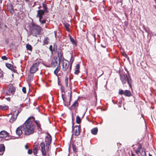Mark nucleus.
<instances>
[{
	"mask_svg": "<svg viewBox=\"0 0 156 156\" xmlns=\"http://www.w3.org/2000/svg\"><path fill=\"white\" fill-rule=\"evenodd\" d=\"M35 120L34 117L31 116L29 117L22 126L23 131L27 135H29L34 133L35 126L32 122Z\"/></svg>",
	"mask_w": 156,
	"mask_h": 156,
	"instance_id": "nucleus-1",
	"label": "nucleus"
},
{
	"mask_svg": "<svg viewBox=\"0 0 156 156\" xmlns=\"http://www.w3.org/2000/svg\"><path fill=\"white\" fill-rule=\"evenodd\" d=\"M31 34L33 36L37 37V35L39 34L41 32V28L34 23H31Z\"/></svg>",
	"mask_w": 156,
	"mask_h": 156,
	"instance_id": "nucleus-2",
	"label": "nucleus"
},
{
	"mask_svg": "<svg viewBox=\"0 0 156 156\" xmlns=\"http://www.w3.org/2000/svg\"><path fill=\"white\" fill-rule=\"evenodd\" d=\"M120 79L122 84H124L126 83V78L127 80V82L129 84L130 87L131 88V83H132V80L130 76H126V77L124 75H120Z\"/></svg>",
	"mask_w": 156,
	"mask_h": 156,
	"instance_id": "nucleus-3",
	"label": "nucleus"
},
{
	"mask_svg": "<svg viewBox=\"0 0 156 156\" xmlns=\"http://www.w3.org/2000/svg\"><path fill=\"white\" fill-rule=\"evenodd\" d=\"M135 152L138 156H146L145 151L142 149V146L141 145H139L138 149L135 150Z\"/></svg>",
	"mask_w": 156,
	"mask_h": 156,
	"instance_id": "nucleus-4",
	"label": "nucleus"
},
{
	"mask_svg": "<svg viewBox=\"0 0 156 156\" xmlns=\"http://www.w3.org/2000/svg\"><path fill=\"white\" fill-rule=\"evenodd\" d=\"M39 65V62H37L33 64L30 69V72L32 74L35 73L38 70V67Z\"/></svg>",
	"mask_w": 156,
	"mask_h": 156,
	"instance_id": "nucleus-5",
	"label": "nucleus"
},
{
	"mask_svg": "<svg viewBox=\"0 0 156 156\" xmlns=\"http://www.w3.org/2000/svg\"><path fill=\"white\" fill-rule=\"evenodd\" d=\"M60 62L58 60L57 57L54 58L53 60H52L51 63V66L54 68L57 66V67H59Z\"/></svg>",
	"mask_w": 156,
	"mask_h": 156,
	"instance_id": "nucleus-6",
	"label": "nucleus"
},
{
	"mask_svg": "<svg viewBox=\"0 0 156 156\" xmlns=\"http://www.w3.org/2000/svg\"><path fill=\"white\" fill-rule=\"evenodd\" d=\"M47 134V135L45 137V142L46 146L48 147L51 142V136L48 133Z\"/></svg>",
	"mask_w": 156,
	"mask_h": 156,
	"instance_id": "nucleus-7",
	"label": "nucleus"
},
{
	"mask_svg": "<svg viewBox=\"0 0 156 156\" xmlns=\"http://www.w3.org/2000/svg\"><path fill=\"white\" fill-rule=\"evenodd\" d=\"M7 90L9 93L8 94V95H10V94L13 95L15 91L16 88L12 85L10 84L9 85V88Z\"/></svg>",
	"mask_w": 156,
	"mask_h": 156,
	"instance_id": "nucleus-8",
	"label": "nucleus"
},
{
	"mask_svg": "<svg viewBox=\"0 0 156 156\" xmlns=\"http://www.w3.org/2000/svg\"><path fill=\"white\" fill-rule=\"evenodd\" d=\"M19 112V111L18 110L15 111L14 112L13 115L9 120V122H13L16 119Z\"/></svg>",
	"mask_w": 156,
	"mask_h": 156,
	"instance_id": "nucleus-9",
	"label": "nucleus"
},
{
	"mask_svg": "<svg viewBox=\"0 0 156 156\" xmlns=\"http://www.w3.org/2000/svg\"><path fill=\"white\" fill-rule=\"evenodd\" d=\"M72 128V131L74 132L75 135L76 136H78L79 134L80 133L79 126H76L74 127L73 129V125Z\"/></svg>",
	"mask_w": 156,
	"mask_h": 156,
	"instance_id": "nucleus-10",
	"label": "nucleus"
},
{
	"mask_svg": "<svg viewBox=\"0 0 156 156\" xmlns=\"http://www.w3.org/2000/svg\"><path fill=\"white\" fill-rule=\"evenodd\" d=\"M40 146L41 147V152L42 155L45 156L46 155V152L45 151V144L42 142L40 144Z\"/></svg>",
	"mask_w": 156,
	"mask_h": 156,
	"instance_id": "nucleus-11",
	"label": "nucleus"
},
{
	"mask_svg": "<svg viewBox=\"0 0 156 156\" xmlns=\"http://www.w3.org/2000/svg\"><path fill=\"white\" fill-rule=\"evenodd\" d=\"M69 66V62H63L62 63V69L63 71H66L68 69Z\"/></svg>",
	"mask_w": 156,
	"mask_h": 156,
	"instance_id": "nucleus-12",
	"label": "nucleus"
},
{
	"mask_svg": "<svg viewBox=\"0 0 156 156\" xmlns=\"http://www.w3.org/2000/svg\"><path fill=\"white\" fill-rule=\"evenodd\" d=\"M23 131V128L22 126H20L18 127L16 129V133L17 135L19 136H20L22 133Z\"/></svg>",
	"mask_w": 156,
	"mask_h": 156,
	"instance_id": "nucleus-13",
	"label": "nucleus"
},
{
	"mask_svg": "<svg viewBox=\"0 0 156 156\" xmlns=\"http://www.w3.org/2000/svg\"><path fill=\"white\" fill-rule=\"evenodd\" d=\"M8 136V133L5 131H2L0 132V137L5 138Z\"/></svg>",
	"mask_w": 156,
	"mask_h": 156,
	"instance_id": "nucleus-14",
	"label": "nucleus"
},
{
	"mask_svg": "<svg viewBox=\"0 0 156 156\" xmlns=\"http://www.w3.org/2000/svg\"><path fill=\"white\" fill-rule=\"evenodd\" d=\"M78 106V103L77 102V101H76L74 102V103L72 105V106L69 108L70 110H72L74 109L76 107Z\"/></svg>",
	"mask_w": 156,
	"mask_h": 156,
	"instance_id": "nucleus-15",
	"label": "nucleus"
},
{
	"mask_svg": "<svg viewBox=\"0 0 156 156\" xmlns=\"http://www.w3.org/2000/svg\"><path fill=\"white\" fill-rule=\"evenodd\" d=\"M5 150V147L3 144H0V155H2Z\"/></svg>",
	"mask_w": 156,
	"mask_h": 156,
	"instance_id": "nucleus-16",
	"label": "nucleus"
},
{
	"mask_svg": "<svg viewBox=\"0 0 156 156\" xmlns=\"http://www.w3.org/2000/svg\"><path fill=\"white\" fill-rule=\"evenodd\" d=\"M58 60L61 62L62 60L63 55V53L62 52V51L61 50H60L58 51Z\"/></svg>",
	"mask_w": 156,
	"mask_h": 156,
	"instance_id": "nucleus-17",
	"label": "nucleus"
},
{
	"mask_svg": "<svg viewBox=\"0 0 156 156\" xmlns=\"http://www.w3.org/2000/svg\"><path fill=\"white\" fill-rule=\"evenodd\" d=\"M74 144H76V146H78V147H79L81 146L82 145V140L80 139L78 140L77 141L76 140V142Z\"/></svg>",
	"mask_w": 156,
	"mask_h": 156,
	"instance_id": "nucleus-18",
	"label": "nucleus"
},
{
	"mask_svg": "<svg viewBox=\"0 0 156 156\" xmlns=\"http://www.w3.org/2000/svg\"><path fill=\"white\" fill-rule=\"evenodd\" d=\"M43 9H42L45 12L48 13V8L47 5L45 3H42Z\"/></svg>",
	"mask_w": 156,
	"mask_h": 156,
	"instance_id": "nucleus-19",
	"label": "nucleus"
},
{
	"mask_svg": "<svg viewBox=\"0 0 156 156\" xmlns=\"http://www.w3.org/2000/svg\"><path fill=\"white\" fill-rule=\"evenodd\" d=\"M45 13L42 9H39L37 11V13L36 16H43Z\"/></svg>",
	"mask_w": 156,
	"mask_h": 156,
	"instance_id": "nucleus-20",
	"label": "nucleus"
},
{
	"mask_svg": "<svg viewBox=\"0 0 156 156\" xmlns=\"http://www.w3.org/2000/svg\"><path fill=\"white\" fill-rule=\"evenodd\" d=\"M91 131L93 134L96 135L98 132V129L97 127L91 129Z\"/></svg>",
	"mask_w": 156,
	"mask_h": 156,
	"instance_id": "nucleus-21",
	"label": "nucleus"
},
{
	"mask_svg": "<svg viewBox=\"0 0 156 156\" xmlns=\"http://www.w3.org/2000/svg\"><path fill=\"white\" fill-rule=\"evenodd\" d=\"M49 39L48 37H45L43 41V45H44L45 44H48L49 42Z\"/></svg>",
	"mask_w": 156,
	"mask_h": 156,
	"instance_id": "nucleus-22",
	"label": "nucleus"
},
{
	"mask_svg": "<svg viewBox=\"0 0 156 156\" xmlns=\"http://www.w3.org/2000/svg\"><path fill=\"white\" fill-rule=\"evenodd\" d=\"M7 8L8 10H9L11 12L13 13L14 12L13 6L12 5L9 4V5H8L7 6Z\"/></svg>",
	"mask_w": 156,
	"mask_h": 156,
	"instance_id": "nucleus-23",
	"label": "nucleus"
},
{
	"mask_svg": "<svg viewBox=\"0 0 156 156\" xmlns=\"http://www.w3.org/2000/svg\"><path fill=\"white\" fill-rule=\"evenodd\" d=\"M124 94L126 96L130 97L131 95V94L129 90H125L124 92Z\"/></svg>",
	"mask_w": 156,
	"mask_h": 156,
	"instance_id": "nucleus-24",
	"label": "nucleus"
},
{
	"mask_svg": "<svg viewBox=\"0 0 156 156\" xmlns=\"http://www.w3.org/2000/svg\"><path fill=\"white\" fill-rule=\"evenodd\" d=\"M78 147V146H76V144H73V151L75 152H77V150L78 149L77 148Z\"/></svg>",
	"mask_w": 156,
	"mask_h": 156,
	"instance_id": "nucleus-25",
	"label": "nucleus"
},
{
	"mask_svg": "<svg viewBox=\"0 0 156 156\" xmlns=\"http://www.w3.org/2000/svg\"><path fill=\"white\" fill-rule=\"evenodd\" d=\"M81 119L80 117L77 115L76 117V122L77 124H80L81 122Z\"/></svg>",
	"mask_w": 156,
	"mask_h": 156,
	"instance_id": "nucleus-26",
	"label": "nucleus"
},
{
	"mask_svg": "<svg viewBox=\"0 0 156 156\" xmlns=\"http://www.w3.org/2000/svg\"><path fill=\"white\" fill-rule=\"evenodd\" d=\"M5 65L7 68L11 70H12L13 68V66L11 64L8 63H6Z\"/></svg>",
	"mask_w": 156,
	"mask_h": 156,
	"instance_id": "nucleus-27",
	"label": "nucleus"
},
{
	"mask_svg": "<svg viewBox=\"0 0 156 156\" xmlns=\"http://www.w3.org/2000/svg\"><path fill=\"white\" fill-rule=\"evenodd\" d=\"M0 108L3 110H5L8 109L9 108L8 106L7 105L0 106Z\"/></svg>",
	"mask_w": 156,
	"mask_h": 156,
	"instance_id": "nucleus-28",
	"label": "nucleus"
},
{
	"mask_svg": "<svg viewBox=\"0 0 156 156\" xmlns=\"http://www.w3.org/2000/svg\"><path fill=\"white\" fill-rule=\"evenodd\" d=\"M59 67H57L54 71V74L57 76L58 75V72L59 71L60 69Z\"/></svg>",
	"mask_w": 156,
	"mask_h": 156,
	"instance_id": "nucleus-29",
	"label": "nucleus"
},
{
	"mask_svg": "<svg viewBox=\"0 0 156 156\" xmlns=\"http://www.w3.org/2000/svg\"><path fill=\"white\" fill-rule=\"evenodd\" d=\"M70 41L72 42V44H76V42L74 39L73 38L70 36H69Z\"/></svg>",
	"mask_w": 156,
	"mask_h": 156,
	"instance_id": "nucleus-30",
	"label": "nucleus"
},
{
	"mask_svg": "<svg viewBox=\"0 0 156 156\" xmlns=\"http://www.w3.org/2000/svg\"><path fill=\"white\" fill-rule=\"evenodd\" d=\"M27 49L28 50L31 51L32 50V46L29 44H27L26 46Z\"/></svg>",
	"mask_w": 156,
	"mask_h": 156,
	"instance_id": "nucleus-31",
	"label": "nucleus"
},
{
	"mask_svg": "<svg viewBox=\"0 0 156 156\" xmlns=\"http://www.w3.org/2000/svg\"><path fill=\"white\" fill-rule=\"evenodd\" d=\"M57 51V46L56 44H54V47L53 49H52V52H53L55 53H56Z\"/></svg>",
	"mask_w": 156,
	"mask_h": 156,
	"instance_id": "nucleus-32",
	"label": "nucleus"
},
{
	"mask_svg": "<svg viewBox=\"0 0 156 156\" xmlns=\"http://www.w3.org/2000/svg\"><path fill=\"white\" fill-rule=\"evenodd\" d=\"M35 122L37 125L38 128L41 129V124L40 123L39 121L37 120H36L35 121Z\"/></svg>",
	"mask_w": 156,
	"mask_h": 156,
	"instance_id": "nucleus-33",
	"label": "nucleus"
},
{
	"mask_svg": "<svg viewBox=\"0 0 156 156\" xmlns=\"http://www.w3.org/2000/svg\"><path fill=\"white\" fill-rule=\"evenodd\" d=\"M64 26L68 31H69V25L67 23H64Z\"/></svg>",
	"mask_w": 156,
	"mask_h": 156,
	"instance_id": "nucleus-34",
	"label": "nucleus"
},
{
	"mask_svg": "<svg viewBox=\"0 0 156 156\" xmlns=\"http://www.w3.org/2000/svg\"><path fill=\"white\" fill-rule=\"evenodd\" d=\"M37 147H35L33 149V153L34 155H36L37 154Z\"/></svg>",
	"mask_w": 156,
	"mask_h": 156,
	"instance_id": "nucleus-35",
	"label": "nucleus"
},
{
	"mask_svg": "<svg viewBox=\"0 0 156 156\" xmlns=\"http://www.w3.org/2000/svg\"><path fill=\"white\" fill-rule=\"evenodd\" d=\"M68 78L67 76H66L65 78V82L66 83V86L67 87L68 86Z\"/></svg>",
	"mask_w": 156,
	"mask_h": 156,
	"instance_id": "nucleus-36",
	"label": "nucleus"
},
{
	"mask_svg": "<svg viewBox=\"0 0 156 156\" xmlns=\"http://www.w3.org/2000/svg\"><path fill=\"white\" fill-rule=\"evenodd\" d=\"M36 17H37V18H39V21L41 22V19L43 18V16H36Z\"/></svg>",
	"mask_w": 156,
	"mask_h": 156,
	"instance_id": "nucleus-37",
	"label": "nucleus"
},
{
	"mask_svg": "<svg viewBox=\"0 0 156 156\" xmlns=\"http://www.w3.org/2000/svg\"><path fill=\"white\" fill-rule=\"evenodd\" d=\"M79 73V69H75L74 72V74H75L78 75Z\"/></svg>",
	"mask_w": 156,
	"mask_h": 156,
	"instance_id": "nucleus-38",
	"label": "nucleus"
},
{
	"mask_svg": "<svg viewBox=\"0 0 156 156\" xmlns=\"http://www.w3.org/2000/svg\"><path fill=\"white\" fill-rule=\"evenodd\" d=\"M71 97H72V95H71V93L70 94V96L69 101V102L68 103H67V106H69V105H70V102H71Z\"/></svg>",
	"mask_w": 156,
	"mask_h": 156,
	"instance_id": "nucleus-39",
	"label": "nucleus"
},
{
	"mask_svg": "<svg viewBox=\"0 0 156 156\" xmlns=\"http://www.w3.org/2000/svg\"><path fill=\"white\" fill-rule=\"evenodd\" d=\"M1 58L4 60H6L7 59V57L5 56H3Z\"/></svg>",
	"mask_w": 156,
	"mask_h": 156,
	"instance_id": "nucleus-40",
	"label": "nucleus"
},
{
	"mask_svg": "<svg viewBox=\"0 0 156 156\" xmlns=\"http://www.w3.org/2000/svg\"><path fill=\"white\" fill-rule=\"evenodd\" d=\"M119 94L122 95L123 94H124V91L123 90H120L119 91Z\"/></svg>",
	"mask_w": 156,
	"mask_h": 156,
	"instance_id": "nucleus-41",
	"label": "nucleus"
},
{
	"mask_svg": "<svg viewBox=\"0 0 156 156\" xmlns=\"http://www.w3.org/2000/svg\"><path fill=\"white\" fill-rule=\"evenodd\" d=\"M27 153L29 154H31L32 153V150L30 149H28Z\"/></svg>",
	"mask_w": 156,
	"mask_h": 156,
	"instance_id": "nucleus-42",
	"label": "nucleus"
},
{
	"mask_svg": "<svg viewBox=\"0 0 156 156\" xmlns=\"http://www.w3.org/2000/svg\"><path fill=\"white\" fill-rule=\"evenodd\" d=\"M22 91L24 93H26V88L23 87L22 88Z\"/></svg>",
	"mask_w": 156,
	"mask_h": 156,
	"instance_id": "nucleus-43",
	"label": "nucleus"
},
{
	"mask_svg": "<svg viewBox=\"0 0 156 156\" xmlns=\"http://www.w3.org/2000/svg\"><path fill=\"white\" fill-rule=\"evenodd\" d=\"M46 21V20L44 19L42 20H41V21L40 22L41 24H43L45 23Z\"/></svg>",
	"mask_w": 156,
	"mask_h": 156,
	"instance_id": "nucleus-44",
	"label": "nucleus"
},
{
	"mask_svg": "<svg viewBox=\"0 0 156 156\" xmlns=\"http://www.w3.org/2000/svg\"><path fill=\"white\" fill-rule=\"evenodd\" d=\"M49 49L50 51L52 52V45H50V46L49 47Z\"/></svg>",
	"mask_w": 156,
	"mask_h": 156,
	"instance_id": "nucleus-45",
	"label": "nucleus"
},
{
	"mask_svg": "<svg viewBox=\"0 0 156 156\" xmlns=\"http://www.w3.org/2000/svg\"><path fill=\"white\" fill-rule=\"evenodd\" d=\"M80 67V65L79 64H77L75 66V69H79Z\"/></svg>",
	"mask_w": 156,
	"mask_h": 156,
	"instance_id": "nucleus-46",
	"label": "nucleus"
},
{
	"mask_svg": "<svg viewBox=\"0 0 156 156\" xmlns=\"http://www.w3.org/2000/svg\"><path fill=\"white\" fill-rule=\"evenodd\" d=\"M3 75L2 71L0 70V77H2Z\"/></svg>",
	"mask_w": 156,
	"mask_h": 156,
	"instance_id": "nucleus-47",
	"label": "nucleus"
},
{
	"mask_svg": "<svg viewBox=\"0 0 156 156\" xmlns=\"http://www.w3.org/2000/svg\"><path fill=\"white\" fill-rule=\"evenodd\" d=\"M63 96H64V94H62V98L63 99V102H64V101H65L64 97H63Z\"/></svg>",
	"mask_w": 156,
	"mask_h": 156,
	"instance_id": "nucleus-48",
	"label": "nucleus"
},
{
	"mask_svg": "<svg viewBox=\"0 0 156 156\" xmlns=\"http://www.w3.org/2000/svg\"><path fill=\"white\" fill-rule=\"evenodd\" d=\"M6 100L8 101H10V98H6Z\"/></svg>",
	"mask_w": 156,
	"mask_h": 156,
	"instance_id": "nucleus-49",
	"label": "nucleus"
},
{
	"mask_svg": "<svg viewBox=\"0 0 156 156\" xmlns=\"http://www.w3.org/2000/svg\"><path fill=\"white\" fill-rule=\"evenodd\" d=\"M61 89L62 92H63L64 93V92H65L64 90V89H62V87H61Z\"/></svg>",
	"mask_w": 156,
	"mask_h": 156,
	"instance_id": "nucleus-50",
	"label": "nucleus"
},
{
	"mask_svg": "<svg viewBox=\"0 0 156 156\" xmlns=\"http://www.w3.org/2000/svg\"><path fill=\"white\" fill-rule=\"evenodd\" d=\"M25 147L26 149H27L28 148V146H27V145H26L25 146Z\"/></svg>",
	"mask_w": 156,
	"mask_h": 156,
	"instance_id": "nucleus-51",
	"label": "nucleus"
},
{
	"mask_svg": "<svg viewBox=\"0 0 156 156\" xmlns=\"http://www.w3.org/2000/svg\"><path fill=\"white\" fill-rule=\"evenodd\" d=\"M101 46L102 47V48H105L106 47V46H104V45H103L102 44H101Z\"/></svg>",
	"mask_w": 156,
	"mask_h": 156,
	"instance_id": "nucleus-52",
	"label": "nucleus"
},
{
	"mask_svg": "<svg viewBox=\"0 0 156 156\" xmlns=\"http://www.w3.org/2000/svg\"><path fill=\"white\" fill-rule=\"evenodd\" d=\"M71 68H72V65H71V66H70V68H69V72H70L71 69Z\"/></svg>",
	"mask_w": 156,
	"mask_h": 156,
	"instance_id": "nucleus-53",
	"label": "nucleus"
},
{
	"mask_svg": "<svg viewBox=\"0 0 156 156\" xmlns=\"http://www.w3.org/2000/svg\"><path fill=\"white\" fill-rule=\"evenodd\" d=\"M131 155L132 156H135V155L133 153H131Z\"/></svg>",
	"mask_w": 156,
	"mask_h": 156,
	"instance_id": "nucleus-54",
	"label": "nucleus"
},
{
	"mask_svg": "<svg viewBox=\"0 0 156 156\" xmlns=\"http://www.w3.org/2000/svg\"><path fill=\"white\" fill-rule=\"evenodd\" d=\"M119 103L120 104H121L122 103V101H121L119 102Z\"/></svg>",
	"mask_w": 156,
	"mask_h": 156,
	"instance_id": "nucleus-55",
	"label": "nucleus"
},
{
	"mask_svg": "<svg viewBox=\"0 0 156 156\" xmlns=\"http://www.w3.org/2000/svg\"><path fill=\"white\" fill-rule=\"evenodd\" d=\"M120 2L121 3V5L122 4V0L120 1Z\"/></svg>",
	"mask_w": 156,
	"mask_h": 156,
	"instance_id": "nucleus-56",
	"label": "nucleus"
},
{
	"mask_svg": "<svg viewBox=\"0 0 156 156\" xmlns=\"http://www.w3.org/2000/svg\"><path fill=\"white\" fill-rule=\"evenodd\" d=\"M2 0H0V3H2Z\"/></svg>",
	"mask_w": 156,
	"mask_h": 156,
	"instance_id": "nucleus-57",
	"label": "nucleus"
},
{
	"mask_svg": "<svg viewBox=\"0 0 156 156\" xmlns=\"http://www.w3.org/2000/svg\"><path fill=\"white\" fill-rule=\"evenodd\" d=\"M41 8V6H39V7H38V8L39 9H40Z\"/></svg>",
	"mask_w": 156,
	"mask_h": 156,
	"instance_id": "nucleus-58",
	"label": "nucleus"
},
{
	"mask_svg": "<svg viewBox=\"0 0 156 156\" xmlns=\"http://www.w3.org/2000/svg\"><path fill=\"white\" fill-rule=\"evenodd\" d=\"M26 2H28V1L29 0H25Z\"/></svg>",
	"mask_w": 156,
	"mask_h": 156,
	"instance_id": "nucleus-59",
	"label": "nucleus"
},
{
	"mask_svg": "<svg viewBox=\"0 0 156 156\" xmlns=\"http://www.w3.org/2000/svg\"><path fill=\"white\" fill-rule=\"evenodd\" d=\"M149 156H152V155L151 154H149Z\"/></svg>",
	"mask_w": 156,
	"mask_h": 156,
	"instance_id": "nucleus-60",
	"label": "nucleus"
},
{
	"mask_svg": "<svg viewBox=\"0 0 156 156\" xmlns=\"http://www.w3.org/2000/svg\"><path fill=\"white\" fill-rule=\"evenodd\" d=\"M102 74H102L101 75H100V76H101V75H102Z\"/></svg>",
	"mask_w": 156,
	"mask_h": 156,
	"instance_id": "nucleus-61",
	"label": "nucleus"
},
{
	"mask_svg": "<svg viewBox=\"0 0 156 156\" xmlns=\"http://www.w3.org/2000/svg\"><path fill=\"white\" fill-rule=\"evenodd\" d=\"M84 115H85V113L83 114V117L84 116Z\"/></svg>",
	"mask_w": 156,
	"mask_h": 156,
	"instance_id": "nucleus-62",
	"label": "nucleus"
},
{
	"mask_svg": "<svg viewBox=\"0 0 156 156\" xmlns=\"http://www.w3.org/2000/svg\"><path fill=\"white\" fill-rule=\"evenodd\" d=\"M64 105H65V106H66V104H64Z\"/></svg>",
	"mask_w": 156,
	"mask_h": 156,
	"instance_id": "nucleus-63",
	"label": "nucleus"
},
{
	"mask_svg": "<svg viewBox=\"0 0 156 156\" xmlns=\"http://www.w3.org/2000/svg\"><path fill=\"white\" fill-rule=\"evenodd\" d=\"M119 107H120L121 106H120L119 105Z\"/></svg>",
	"mask_w": 156,
	"mask_h": 156,
	"instance_id": "nucleus-64",
	"label": "nucleus"
}]
</instances>
